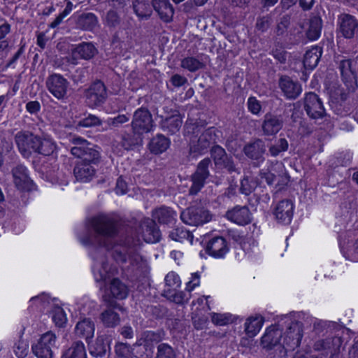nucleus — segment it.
I'll use <instances>...</instances> for the list:
<instances>
[{
	"instance_id": "obj_1",
	"label": "nucleus",
	"mask_w": 358,
	"mask_h": 358,
	"mask_svg": "<svg viewBox=\"0 0 358 358\" xmlns=\"http://www.w3.org/2000/svg\"><path fill=\"white\" fill-rule=\"evenodd\" d=\"M90 227L95 233L93 237L82 239L84 245H104L107 250L109 247L106 244V239L113 236L116 231V225L113 218L108 215H101L92 219ZM93 260L92 272L96 281L110 282L108 287L104 289L103 298L104 301L110 302L111 299H124L128 294L127 287L117 278H111L117 273L115 266L109 265L104 255V249L100 246H92L90 250Z\"/></svg>"
},
{
	"instance_id": "obj_2",
	"label": "nucleus",
	"mask_w": 358,
	"mask_h": 358,
	"mask_svg": "<svg viewBox=\"0 0 358 358\" xmlns=\"http://www.w3.org/2000/svg\"><path fill=\"white\" fill-rule=\"evenodd\" d=\"M70 141L74 145L71 150V154L81 159L74 168V176L78 181L89 182L95 176L96 170L94 165L99 162V151L96 146L90 144L80 137L73 136Z\"/></svg>"
},
{
	"instance_id": "obj_3",
	"label": "nucleus",
	"mask_w": 358,
	"mask_h": 358,
	"mask_svg": "<svg viewBox=\"0 0 358 358\" xmlns=\"http://www.w3.org/2000/svg\"><path fill=\"white\" fill-rule=\"evenodd\" d=\"M302 336V330L297 324L289 327L285 333L278 326L272 325L266 329L261 338V345L266 350L280 345L286 350H291L299 345Z\"/></svg>"
},
{
	"instance_id": "obj_4",
	"label": "nucleus",
	"mask_w": 358,
	"mask_h": 358,
	"mask_svg": "<svg viewBox=\"0 0 358 358\" xmlns=\"http://www.w3.org/2000/svg\"><path fill=\"white\" fill-rule=\"evenodd\" d=\"M260 176L269 186H274L277 190L282 189L289 182V176L284 165L278 162H272L262 169Z\"/></svg>"
},
{
	"instance_id": "obj_5",
	"label": "nucleus",
	"mask_w": 358,
	"mask_h": 358,
	"mask_svg": "<svg viewBox=\"0 0 358 358\" xmlns=\"http://www.w3.org/2000/svg\"><path fill=\"white\" fill-rule=\"evenodd\" d=\"M58 348L57 337L50 331L43 334L32 345L31 349L37 358H54V351Z\"/></svg>"
},
{
	"instance_id": "obj_6",
	"label": "nucleus",
	"mask_w": 358,
	"mask_h": 358,
	"mask_svg": "<svg viewBox=\"0 0 358 358\" xmlns=\"http://www.w3.org/2000/svg\"><path fill=\"white\" fill-rule=\"evenodd\" d=\"M131 125L134 132L139 135L152 131L155 127L151 114L143 108L134 112Z\"/></svg>"
},
{
	"instance_id": "obj_7",
	"label": "nucleus",
	"mask_w": 358,
	"mask_h": 358,
	"mask_svg": "<svg viewBox=\"0 0 358 358\" xmlns=\"http://www.w3.org/2000/svg\"><path fill=\"white\" fill-rule=\"evenodd\" d=\"M49 92L57 99H63L67 94L69 82L62 75L52 73L45 81Z\"/></svg>"
},
{
	"instance_id": "obj_8",
	"label": "nucleus",
	"mask_w": 358,
	"mask_h": 358,
	"mask_svg": "<svg viewBox=\"0 0 358 358\" xmlns=\"http://www.w3.org/2000/svg\"><path fill=\"white\" fill-rule=\"evenodd\" d=\"M38 136L28 131H21L15 136V143L21 154L28 157L36 149H38Z\"/></svg>"
},
{
	"instance_id": "obj_9",
	"label": "nucleus",
	"mask_w": 358,
	"mask_h": 358,
	"mask_svg": "<svg viewBox=\"0 0 358 358\" xmlns=\"http://www.w3.org/2000/svg\"><path fill=\"white\" fill-rule=\"evenodd\" d=\"M180 217L184 223L192 226L203 224L211 220L208 210L197 208H189L182 211Z\"/></svg>"
},
{
	"instance_id": "obj_10",
	"label": "nucleus",
	"mask_w": 358,
	"mask_h": 358,
	"mask_svg": "<svg viewBox=\"0 0 358 358\" xmlns=\"http://www.w3.org/2000/svg\"><path fill=\"white\" fill-rule=\"evenodd\" d=\"M338 32L345 38H352L358 30L357 19L349 14H341L338 18Z\"/></svg>"
},
{
	"instance_id": "obj_11",
	"label": "nucleus",
	"mask_w": 358,
	"mask_h": 358,
	"mask_svg": "<svg viewBox=\"0 0 358 358\" xmlns=\"http://www.w3.org/2000/svg\"><path fill=\"white\" fill-rule=\"evenodd\" d=\"M304 108L307 114L314 119L320 118L324 114V108L320 99L313 92L306 94Z\"/></svg>"
},
{
	"instance_id": "obj_12",
	"label": "nucleus",
	"mask_w": 358,
	"mask_h": 358,
	"mask_svg": "<svg viewBox=\"0 0 358 358\" xmlns=\"http://www.w3.org/2000/svg\"><path fill=\"white\" fill-rule=\"evenodd\" d=\"M229 251V245L222 236L211 238L206 245L207 253L214 258H224Z\"/></svg>"
},
{
	"instance_id": "obj_13",
	"label": "nucleus",
	"mask_w": 358,
	"mask_h": 358,
	"mask_svg": "<svg viewBox=\"0 0 358 358\" xmlns=\"http://www.w3.org/2000/svg\"><path fill=\"white\" fill-rule=\"evenodd\" d=\"M294 205L292 200L285 199L280 201L274 209L276 220L282 224L291 222L294 215Z\"/></svg>"
},
{
	"instance_id": "obj_14",
	"label": "nucleus",
	"mask_w": 358,
	"mask_h": 358,
	"mask_svg": "<svg viewBox=\"0 0 358 358\" xmlns=\"http://www.w3.org/2000/svg\"><path fill=\"white\" fill-rule=\"evenodd\" d=\"M210 163L209 159H204L198 165L196 173L192 176V185L189 189L191 194H196L203 186L208 176V168Z\"/></svg>"
},
{
	"instance_id": "obj_15",
	"label": "nucleus",
	"mask_w": 358,
	"mask_h": 358,
	"mask_svg": "<svg viewBox=\"0 0 358 358\" xmlns=\"http://www.w3.org/2000/svg\"><path fill=\"white\" fill-rule=\"evenodd\" d=\"M353 61L350 59L343 60L340 64V69L343 80L349 92L353 91L357 87L355 72L352 68Z\"/></svg>"
},
{
	"instance_id": "obj_16",
	"label": "nucleus",
	"mask_w": 358,
	"mask_h": 358,
	"mask_svg": "<svg viewBox=\"0 0 358 358\" xmlns=\"http://www.w3.org/2000/svg\"><path fill=\"white\" fill-rule=\"evenodd\" d=\"M124 251V248L122 249L117 245L114 248L113 256L116 262L119 263H125L129 261L131 264L139 267L142 266L145 263V260L139 255L136 250L134 251L130 250L128 259L126 257V255L122 253Z\"/></svg>"
},
{
	"instance_id": "obj_17",
	"label": "nucleus",
	"mask_w": 358,
	"mask_h": 358,
	"mask_svg": "<svg viewBox=\"0 0 358 358\" xmlns=\"http://www.w3.org/2000/svg\"><path fill=\"white\" fill-rule=\"evenodd\" d=\"M89 104L95 107L102 103L106 98V90L103 83H94L89 89L87 94Z\"/></svg>"
},
{
	"instance_id": "obj_18",
	"label": "nucleus",
	"mask_w": 358,
	"mask_h": 358,
	"mask_svg": "<svg viewBox=\"0 0 358 358\" xmlns=\"http://www.w3.org/2000/svg\"><path fill=\"white\" fill-rule=\"evenodd\" d=\"M279 85L284 95L289 99H296L302 92L301 85L287 76L280 78Z\"/></svg>"
},
{
	"instance_id": "obj_19",
	"label": "nucleus",
	"mask_w": 358,
	"mask_h": 358,
	"mask_svg": "<svg viewBox=\"0 0 358 358\" xmlns=\"http://www.w3.org/2000/svg\"><path fill=\"white\" fill-rule=\"evenodd\" d=\"M227 218L240 225L248 224L251 220V214L246 206H236L227 211Z\"/></svg>"
},
{
	"instance_id": "obj_20",
	"label": "nucleus",
	"mask_w": 358,
	"mask_h": 358,
	"mask_svg": "<svg viewBox=\"0 0 358 358\" xmlns=\"http://www.w3.org/2000/svg\"><path fill=\"white\" fill-rule=\"evenodd\" d=\"M211 155L217 166L227 169L229 172L235 171V166L231 157H229L224 150L220 146H215L211 150Z\"/></svg>"
},
{
	"instance_id": "obj_21",
	"label": "nucleus",
	"mask_w": 358,
	"mask_h": 358,
	"mask_svg": "<svg viewBox=\"0 0 358 358\" xmlns=\"http://www.w3.org/2000/svg\"><path fill=\"white\" fill-rule=\"evenodd\" d=\"M145 349L143 342L139 341L133 348L128 346L126 343H120L115 345V353L120 358H142L143 355H138L139 350Z\"/></svg>"
},
{
	"instance_id": "obj_22",
	"label": "nucleus",
	"mask_w": 358,
	"mask_h": 358,
	"mask_svg": "<svg viewBox=\"0 0 358 358\" xmlns=\"http://www.w3.org/2000/svg\"><path fill=\"white\" fill-rule=\"evenodd\" d=\"M208 298H210V296H203L192 301V320L194 327L198 329H202L206 323V318L197 319V315H199L198 312L203 309L205 306H207L208 310L210 308L207 301Z\"/></svg>"
},
{
	"instance_id": "obj_23",
	"label": "nucleus",
	"mask_w": 358,
	"mask_h": 358,
	"mask_svg": "<svg viewBox=\"0 0 358 358\" xmlns=\"http://www.w3.org/2000/svg\"><path fill=\"white\" fill-rule=\"evenodd\" d=\"M215 129L210 127L206 129L199 137L198 145L190 148L191 152L202 153L211 143L215 141Z\"/></svg>"
},
{
	"instance_id": "obj_24",
	"label": "nucleus",
	"mask_w": 358,
	"mask_h": 358,
	"mask_svg": "<svg viewBox=\"0 0 358 358\" xmlns=\"http://www.w3.org/2000/svg\"><path fill=\"white\" fill-rule=\"evenodd\" d=\"M13 175L14 182L18 189L24 190L29 189L31 185V180H30L27 169L22 165L16 166L13 170Z\"/></svg>"
},
{
	"instance_id": "obj_25",
	"label": "nucleus",
	"mask_w": 358,
	"mask_h": 358,
	"mask_svg": "<svg viewBox=\"0 0 358 358\" xmlns=\"http://www.w3.org/2000/svg\"><path fill=\"white\" fill-rule=\"evenodd\" d=\"M94 323L89 318H85L79 321L75 327L76 334L80 338H85L87 342L94 336Z\"/></svg>"
},
{
	"instance_id": "obj_26",
	"label": "nucleus",
	"mask_w": 358,
	"mask_h": 358,
	"mask_svg": "<svg viewBox=\"0 0 358 358\" xmlns=\"http://www.w3.org/2000/svg\"><path fill=\"white\" fill-rule=\"evenodd\" d=\"M264 323V319L261 315L249 317L244 324L245 334L249 337H255L262 329Z\"/></svg>"
},
{
	"instance_id": "obj_27",
	"label": "nucleus",
	"mask_w": 358,
	"mask_h": 358,
	"mask_svg": "<svg viewBox=\"0 0 358 358\" xmlns=\"http://www.w3.org/2000/svg\"><path fill=\"white\" fill-rule=\"evenodd\" d=\"M153 7L161 19L169 22L173 15V8L168 0H154Z\"/></svg>"
},
{
	"instance_id": "obj_28",
	"label": "nucleus",
	"mask_w": 358,
	"mask_h": 358,
	"mask_svg": "<svg viewBox=\"0 0 358 358\" xmlns=\"http://www.w3.org/2000/svg\"><path fill=\"white\" fill-rule=\"evenodd\" d=\"M61 358H87L84 343L79 341L73 342L63 351Z\"/></svg>"
},
{
	"instance_id": "obj_29",
	"label": "nucleus",
	"mask_w": 358,
	"mask_h": 358,
	"mask_svg": "<svg viewBox=\"0 0 358 358\" xmlns=\"http://www.w3.org/2000/svg\"><path fill=\"white\" fill-rule=\"evenodd\" d=\"M321 55L322 50L317 46H313L308 50L303 60L304 68L308 70H313L317 65Z\"/></svg>"
},
{
	"instance_id": "obj_30",
	"label": "nucleus",
	"mask_w": 358,
	"mask_h": 358,
	"mask_svg": "<svg viewBox=\"0 0 358 358\" xmlns=\"http://www.w3.org/2000/svg\"><path fill=\"white\" fill-rule=\"evenodd\" d=\"M282 122L278 117L267 114L264 117L262 129L265 134L273 135L282 128Z\"/></svg>"
},
{
	"instance_id": "obj_31",
	"label": "nucleus",
	"mask_w": 358,
	"mask_h": 358,
	"mask_svg": "<svg viewBox=\"0 0 358 358\" xmlns=\"http://www.w3.org/2000/svg\"><path fill=\"white\" fill-rule=\"evenodd\" d=\"M110 339L108 337L98 336L95 343L90 347V354L94 357H103L110 350Z\"/></svg>"
},
{
	"instance_id": "obj_32",
	"label": "nucleus",
	"mask_w": 358,
	"mask_h": 358,
	"mask_svg": "<svg viewBox=\"0 0 358 358\" xmlns=\"http://www.w3.org/2000/svg\"><path fill=\"white\" fill-rule=\"evenodd\" d=\"M244 152L250 159L262 161V156L265 152L264 143L261 140H257L247 145L244 148Z\"/></svg>"
},
{
	"instance_id": "obj_33",
	"label": "nucleus",
	"mask_w": 358,
	"mask_h": 358,
	"mask_svg": "<svg viewBox=\"0 0 358 358\" xmlns=\"http://www.w3.org/2000/svg\"><path fill=\"white\" fill-rule=\"evenodd\" d=\"M154 219L164 224L171 223L176 220V213L168 207H160L152 213Z\"/></svg>"
},
{
	"instance_id": "obj_34",
	"label": "nucleus",
	"mask_w": 358,
	"mask_h": 358,
	"mask_svg": "<svg viewBox=\"0 0 358 358\" xmlns=\"http://www.w3.org/2000/svg\"><path fill=\"white\" fill-rule=\"evenodd\" d=\"M182 121L179 115H173L169 117H165L162 120L161 127L164 131L171 134H175L178 131Z\"/></svg>"
},
{
	"instance_id": "obj_35",
	"label": "nucleus",
	"mask_w": 358,
	"mask_h": 358,
	"mask_svg": "<svg viewBox=\"0 0 358 358\" xmlns=\"http://www.w3.org/2000/svg\"><path fill=\"white\" fill-rule=\"evenodd\" d=\"M170 145V141L163 135H157L152 139L149 149L154 154H161L166 151Z\"/></svg>"
},
{
	"instance_id": "obj_36",
	"label": "nucleus",
	"mask_w": 358,
	"mask_h": 358,
	"mask_svg": "<svg viewBox=\"0 0 358 358\" xmlns=\"http://www.w3.org/2000/svg\"><path fill=\"white\" fill-rule=\"evenodd\" d=\"M114 309L122 310L120 306H114L113 309L108 308L101 315V322L106 327H113L120 323V317L117 313L115 312Z\"/></svg>"
},
{
	"instance_id": "obj_37",
	"label": "nucleus",
	"mask_w": 358,
	"mask_h": 358,
	"mask_svg": "<svg viewBox=\"0 0 358 358\" xmlns=\"http://www.w3.org/2000/svg\"><path fill=\"white\" fill-rule=\"evenodd\" d=\"M96 52L95 47L90 43H83L73 50V57H80L85 59L92 58Z\"/></svg>"
},
{
	"instance_id": "obj_38",
	"label": "nucleus",
	"mask_w": 358,
	"mask_h": 358,
	"mask_svg": "<svg viewBox=\"0 0 358 358\" xmlns=\"http://www.w3.org/2000/svg\"><path fill=\"white\" fill-rule=\"evenodd\" d=\"M38 149H36L35 152L44 155H49L54 152L56 145L53 141L47 136H38V143H37Z\"/></svg>"
},
{
	"instance_id": "obj_39",
	"label": "nucleus",
	"mask_w": 358,
	"mask_h": 358,
	"mask_svg": "<svg viewBox=\"0 0 358 358\" xmlns=\"http://www.w3.org/2000/svg\"><path fill=\"white\" fill-rule=\"evenodd\" d=\"M133 7L135 13L139 18H146L151 15V7L145 0H134Z\"/></svg>"
},
{
	"instance_id": "obj_40",
	"label": "nucleus",
	"mask_w": 358,
	"mask_h": 358,
	"mask_svg": "<svg viewBox=\"0 0 358 358\" xmlns=\"http://www.w3.org/2000/svg\"><path fill=\"white\" fill-rule=\"evenodd\" d=\"M322 20L318 17H314L310 20L309 27L307 31V36L311 41L317 40L321 34Z\"/></svg>"
},
{
	"instance_id": "obj_41",
	"label": "nucleus",
	"mask_w": 358,
	"mask_h": 358,
	"mask_svg": "<svg viewBox=\"0 0 358 358\" xmlns=\"http://www.w3.org/2000/svg\"><path fill=\"white\" fill-rule=\"evenodd\" d=\"M170 237L172 240L178 242L182 243L187 241L191 244L193 243L194 236L184 227H178L173 229L170 234Z\"/></svg>"
},
{
	"instance_id": "obj_42",
	"label": "nucleus",
	"mask_w": 358,
	"mask_h": 358,
	"mask_svg": "<svg viewBox=\"0 0 358 358\" xmlns=\"http://www.w3.org/2000/svg\"><path fill=\"white\" fill-rule=\"evenodd\" d=\"M212 322L216 325L224 326L232 323L235 317L230 313H210Z\"/></svg>"
},
{
	"instance_id": "obj_43",
	"label": "nucleus",
	"mask_w": 358,
	"mask_h": 358,
	"mask_svg": "<svg viewBox=\"0 0 358 358\" xmlns=\"http://www.w3.org/2000/svg\"><path fill=\"white\" fill-rule=\"evenodd\" d=\"M327 93L329 94L330 99L333 102L343 101L347 97V93L343 91V89L336 84L327 89Z\"/></svg>"
},
{
	"instance_id": "obj_44",
	"label": "nucleus",
	"mask_w": 358,
	"mask_h": 358,
	"mask_svg": "<svg viewBox=\"0 0 358 358\" xmlns=\"http://www.w3.org/2000/svg\"><path fill=\"white\" fill-rule=\"evenodd\" d=\"M143 239L147 243H156L159 241L160 232L152 223V226L148 227L145 231L143 232Z\"/></svg>"
},
{
	"instance_id": "obj_45",
	"label": "nucleus",
	"mask_w": 358,
	"mask_h": 358,
	"mask_svg": "<svg viewBox=\"0 0 358 358\" xmlns=\"http://www.w3.org/2000/svg\"><path fill=\"white\" fill-rule=\"evenodd\" d=\"M202 63L195 57H187L182 59L181 66L191 72L196 71L202 68Z\"/></svg>"
},
{
	"instance_id": "obj_46",
	"label": "nucleus",
	"mask_w": 358,
	"mask_h": 358,
	"mask_svg": "<svg viewBox=\"0 0 358 358\" xmlns=\"http://www.w3.org/2000/svg\"><path fill=\"white\" fill-rule=\"evenodd\" d=\"M52 320L56 326L59 327H64L66 322L67 317L64 310L60 307L55 308L52 313Z\"/></svg>"
},
{
	"instance_id": "obj_47",
	"label": "nucleus",
	"mask_w": 358,
	"mask_h": 358,
	"mask_svg": "<svg viewBox=\"0 0 358 358\" xmlns=\"http://www.w3.org/2000/svg\"><path fill=\"white\" fill-rule=\"evenodd\" d=\"M165 283L170 288L175 289L180 287L181 280L177 273L170 272L166 275Z\"/></svg>"
},
{
	"instance_id": "obj_48",
	"label": "nucleus",
	"mask_w": 358,
	"mask_h": 358,
	"mask_svg": "<svg viewBox=\"0 0 358 358\" xmlns=\"http://www.w3.org/2000/svg\"><path fill=\"white\" fill-rule=\"evenodd\" d=\"M14 353L18 358H24L28 353V344L24 340H19L14 346Z\"/></svg>"
},
{
	"instance_id": "obj_49",
	"label": "nucleus",
	"mask_w": 358,
	"mask_h": 358,
	"mask_svg": "<svg viewBox=\"0 0 358 358\" xmlns=\"http://www.w3.org/2000/svg\"><path fill=\"white\" fill-rule=\"evenodd\" d=\"M201 274L199 272L191 273L189 280L186 282L185 290L188 292H192L196 287L200 285Z\"/></svg>"
},
{
	"instance_id": "obj_50",
	"label": "nucleus",
	"mask_w": 358,
	"mask_h": 358,
	"mask_svg": "<svg viewBox=\"0 0 358 358\" xmlns=\"http://www.w3.org/2000/svg\"><path fill=\"white\" fill-rule=\"evenodd\" d=\"M157 358H176V357L172 348L163 343L158 346V354Z\"/></svg>"
},
{
	"instance_id": "obj_51",
	"label": "nucleus",
	"mask_w": 358,
	"mask_h": 358,
	"mask_svg": "<svg viewBox=\"0 0 358 358\" xmlns=\"http://www.w3.org/2000/svg\"><path fill=\"white\" fill-rule=\"evenodd\" d=\"M100 124L101 121L99 117L93 115H88L87 117L80 120L78 125L82 127H90Z\"/></svg>"
},
{
	"instance_id": "obj_52",
	"label": "nucleus",
	"mask_w": 358,
	"mask_h": 358,
	"mask_svg": "<svg viewBox=\"0 0 358 358\" xmlns=\"http://www.w3.org/2000/svg\"><path fill=\"white\" fill-rule=\"evenodd\" d=\"M248 108L250 112L254 115H258L262 109L260 102L253 96L249 97L248 99Z\"/></svg>"
},
{
	"instance_id": "obj_53",
	"label": "nucleus",
	"mask_w": 358,
	"mask_h": 358,
	"mask_svg": "<svg viewBox=\"0 0 358 358\" xmlns=\"http://www.w3.org/2000/svg\"><path fill=\"white\" fill-rule=\"evenodd\" d=\"M256 183L247 177L241 180V191L245 195L250 194L256 187Z\"/></svg>"
},
{
	"instance_id": "obj_54",
	"label": "nucleus",
	"mask_w": 358,
	"mask_h": 358,
	"mask_svg": "<svg viewBox=\"0 0 358 358\" xmlns=\"http://www.w3.org/2000/svg\"><path fill=\"white\" fill-rule=\"evenodd\" d=\"M29 303L31 306L36 304L38 307L43 308L49 303V296L46 294H42L37 296L32 297L30 299Z\"/></svg>"
},
{
	"instance_id": "obj_55",
	"label": "nucleus",
	"mask_w": 358,
	"mask_h": 358,
	"mask_svg": "<svg viewBox=\"0 0 358 358\" xmlns=\"http://www.w3.org/2000/svg\"><path fill=\"white\" fill-rule=\"evenodd\" d=\"M134 145V141L130 138H123L121 144V148H115L114 152L117 153V155H122V150H129L132 148Z\"/></svg>"
},
{
	"instance_id": "obj_56",
	"label": "nucleus",
	"mask_w": 358,
	"mask_h": 358,
	"mask_svg": "<svg viewBox=\"0 0 358 358\" xmlns=\"http://www.w3.org/2000/svg\"><path fill=\"white\" fill-rule=\"evenodd\" d=\"M145 342L146 344L152 342H159L162 340V336L159 334L155 333L154 331H146L143 334Z\"/></svg>"
},
{
	"instance_id": "obj_57",
	"label": "nucleus",
	"mask_w": 358,
	"mask_h": 358,
	"mask_svg": "<svg viewBox=\"0 0 358 358\" xmlns=\"http://www.w3.org/2000/svg\"><path fill=\"white\" fill-rule=\"evenodd\" d=\"M187 80L185 77L178 74L173 75L171 78V84L176 87L182 86L187 83Z\"/></svg>"
},
{
	"instance_id": "obj_58",
	"label": "nucleus",
	"mask_w": 358,
	"mask_h": 358,
	"mask_svg": "<svg viewBox=\"0 0 358 358\" xmlns=\"http://www.w3.org/2000/svg\"><path fill=\"white\" fill-rule=\"evenodd\" d=\"M273 55L274 58L280 63H285L287 57V52L281 49H276L273 50Z\"/></svg>"
},
{
	"instance_id": "obj_59",
	"label": "nucleus",
	"mask_w": 358,
	"mask_h": 358,
	"mask_svg": "<svg viewBox=\"0 0 358 358\" xmlns=\"http://www.w3.org/2000/svg\"><path fill=\"white\" fill-rule=\"evenodd\" d=\"M115 191L117 194H124L127 192V183L121 178L117 181Z\"/></svg>"
},
{
	"instance_id": "obj_60",
	"label": "nucleus",
	"mask_w": 358,
	"mask_h": 358,
	"mask_svg": "<svg viewBox=\"0 0 358 358\" xmlns=\"http://www.w3.org/2000/svg\"><path fill=\"white\" fill-rule=\"evenodd\" d=\"M40 103L38 101H29L26 105V108L27 111L30 113H35L40 110Z\"/></svg>"
},
{
	"instance_id": "obj_61",
	"label": "nucleus",
	"mask_w": 358,
	"mask_h": 358,
	"mask_svg": "<svg viewBox=\"0 0 358 358\" xmlns=\"http://www.w3.org/2000/svg\"><path fill=\"white\" fill-rule=\"evenodd\" d=\"M129 120V117L125 115H118L116 117L113 118L112 120V124L117 125L119 124H122Z\"/></svg>"
},
{
	"instance_id": "obj_62",
	"label": "nucleus",
	"mask_w": 358,
	"mask_h": 358,
	"mask_svg": "<svg viewBox=\"0 0 358 358\" xmlns=\"http://www.w3.org/2000/svg\"><path fill=\"white\" fill-rule=\"evenodd\" d=\"M121 334L127 338H132L133 329L131 327H124L122 328Z\"/></svg>"
},
{
	"instance_id": "obj_63",
	"label": "nucleus",
	"mask_w": 358,
	"mask_h": 358,
	"mask_svg": "<svg viewBox=\"0 0 358 358\" xmlns=\"http://www.w3.org/2000/svg\"><path fill=\"white\" fill-rule=\"evenodd\" d=\"M276 145L280 152L287 150L288 148V142L285 138H280Z\"/></svg>"
},
{
	"instance_id": "obj_64",
	"label": "nucleus",
	"mask_w": 358,
	"mask_h": 358,
	"mask_svg": "<svg viewBox=\"0 0 358 358\" xmlns=\"http://www.w3.org/2000/svg\"><path fill=\"white\" fill-rule=\"evenodd\" d=\"M276 145L280 152L287 150L288 148V142L285 138H280Z\"/></svg>"
}]
</instances>
